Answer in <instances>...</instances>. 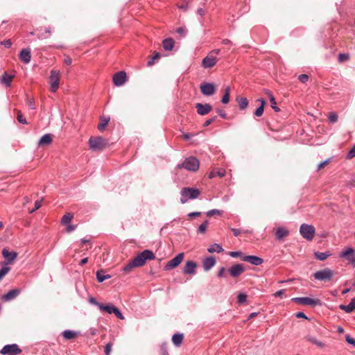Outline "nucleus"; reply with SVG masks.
<instances>
[{"label": "nucleus", "instance_id": "obj_1", "mask_svg": "<svg viewBox=\"0 0 355 355\" xmlns=\"http://www.w3.org/2000/svg\"><path fill=\"white\" fill-rule=\"evenodd\" d=\"M154 253L150 250H145L137 254L131 261L123 266V271L125 273L130 272L132 268L144 266L147 260L155 259Z\"/></svg>", "mask_w": 355, "mask_h": 355}, {"label": "nucleus", "instance_id": "obj_2", "mask_svg": "<svg viewBox=\"0 0 355 355\" xmlns=\"http://www.w3.org/2000/svg\"><path fill=\"white\" fill-rule=\"evenodd\" d=\"M200 191L198 189L191 187H184L180 192V202L182 204L186 203L189 200H194L200 196Z\"/></svg>", "mask_w": 355, "mask_h": 355}, {"label": "nucleus", "instance_id": "obj_3", "mask_svg": "<svg viewBox=\"0 0 355 355\" xmlns=\"http://www.w3.org/2000/svg\"><path fill=\"white\" fill-rule=\"evenodd\" d=\"M200 162L194 157H189L184 159L182 164L177 166L178 168H185L189 171H196L199 168Z\"/></svg>", "mask_w": 355, "mask_h": 355}, {"label": "nucleus", "instance_id": "obj_4", "mask_svg": "<svg viewBox=\"0 0 355 355\" xmlns=\"http://www.w3.org/2000/svg\"><path fill=\"white\" fill-rule=\"evenodd\" d=\"M89 147L92 151L103 150L107 146L106 141L102 137H91L88 141Z\"/></svg>", "mask_w": 355, "mask_h": 355}, {"label": "nucleus", "instance_id": "obj_5", "mask_svg": "<svg viewBox=\"0 0 355 355\" xmlns=\"http://www.w3.org/2000/svg\"><path fill=\"white\" fill-rule=\"evenodd\" d=\"M334 271L330 268H326L318 270L313 274L315 279L322 282H329L334 276Z\"/></svg>", "mask_w": 355, "mask_h": 355}, {"label": "nucleus", "instance_id": "obj_6", "mask_svg": "<svg viewBox=\"0 0 355 355\" xmlns=\"http://www.w3.org/2000/svg\"><path fill=\"white\" fill-rule=\"evenodd\" d=\"M21 349L17 344L6 345L0 350L3 355H18L21 353Z\"/></svg>", "mask_w": 355, "mask_h": 355}, {"label": "nucleus", "instance_id": "obj_7", "mask_svg": "<svg viewBox=\"0 0 355 355\" xmlns=\"http://www.w3.org/2000/svg\"><path fill=\"white\" fill-rule=\"evenodd\" d=\"M50 80V89L52 92H55L59 87L60 83V71L52 70L49 77Z\"/></svg>", "mask_w": 355, "mask_h": 355}, {"label": "nucleus", "instance_id": "obj_8", "mask_svg": "<svg viewBox=\"0 0 355 355\" xmlns=\"http://www.w3.org/2000/svg\"><path fill=\"white\" fill-rule=\"evenodd\" d=\"M184 258V253H179L164 266V270H170L180 264Z\"/></svg>", "mask_w": 355, "mask_h": 355}, {"label": "nucleus", "instance_id": "obj_9", "mask_svg": "<svg viewBox=\"0 0 355 355\" xmlns=\"http://www.w3.org/2000/svg\"><path fill=\"white\" fill-rule=\"evenodd\" d=\"M200 92L205 96H211L216 90L214 83H204L200 85Z\"/></svg>", "mask_w": 355, "mask_h": 355}, {"label": "nucleus", "instance_id": "obj_10", "mask_svg": "<svg viewBox=\"0 0 355 355\" xmlns=\"http://www.w3.org/2000/svg\"><path fill=\"white\" fill-rule=\"evenodd\" d=\"M127 80L126 73L123 71H119L113 76V83L115 86L120 87L125 84Z\"/></svg>", "mask_w": 355, "mask_h": 355}, {"label": "nucleus", "instance_id": "obj_11", "mask_svg": "<svg viewBox=\"0 0 355 355\" xmlns=\"http://www.w3.org/2000/svg\"><path fill=\"white\" fill-rule=\"evenodd\" d=\"M218 59L213 55L208 54L207 56L204 58L202 60V67L205 69L211 68L216 65Z\"/></svg>", "mask_w": 355, "mask_h": 355}, {"label": "nucleus", "instance_id": "obj_12", "mask_svg": "<svg viewBox=\"0 0 355 355\" xmlns=\"http://www.w3.org/2000/svg\"><path fill=\"white\" fill-rule=\"evenodd\" d=\"M241 260L250 263L254 266H260L263 263V259L255 255H247L241 257Z\"/></svg>", "mask_w": 355, "mask_h": 355}, {"label": "nucleus", "instance_id": "obj_13", "mask_svg": "<svg viewBox=\"0 0 355 355\" xmlns=\"http://www.w3.org/2000/svg\"><path fill=\"white\" fill-rule=\"evenodd\" d=\"M244 267L241 263L233 265L229 269V272L232 277H238L244 272Z\"/></svg>", "mask_w": 355, "mask_h": 355}, {"label": "nucleus", "instance_id": "obj_14", "mask_svg": "<svg viewBox=\"0 0 355 355\" xmlns=\"http://www.w3.org/2000/svg\"><path fill=\"white\" fill-rule=\"evenodd\" d=\"M196 108L198 114L203 116V115L208 114L212 110V106L208 103H206V104L197 103L196 105Z\"/></svg>", "mask_w": 355, "mask_h": 355}, {"label": "nucleus", "instance_id": "obj_15", "mask_svg": "<svg viewBox=\"0 0 355 355\" xmlns=\"http://www.w3.org/2000/svg\"><path fill=\"white\" fill-rule=\"evenodd\" d=\"M197 268V264L193 261H189L186 263L184 268L183 272L186 275H194L196 273V269Z\"/></svg>", "mask_w": 355, "mask_h": 355}, {"label": "nucleus", "instance_id": "obj_16", "mask_svg": "<svg viewBox=\"0 0 355 355\" xmlns=\"http://www.w3.org/2000/svg\"><path fill=\"white\" fill-rule=\"evenodd\" d=\"M19 59L25 64H28L31 60V54L30 49H22L19 55Z\"/></svg>", "mask_w": 355, "mask_h": 355}, {"label": "nucleus", "instance_id": "obj_17", "mask_svg": "<svg viewBox=\"0 0 355 355\" xmlns=\"http://www.w3.org/2000/svg\"><path fill=\"white\" fill-rule=\"evenodd\" d=\"M2 255L6 259L8 263H11L16 259L17 254L15 252H9L4 248L2 250Z\"/></svg>", "mask_w": 355, "mask_h": 355}, {"label": "nucleus", "instance_id": "obj_18", "mask_svg": "<svg viewBox=\"0 0 355 355\" xmlns=\"http://www.w3.org/2000/svg\"><path fill=\"white\" fill-rule=\"evenodd\" d=\"M216 264V259L214 257H207L203 261V269L205 271H209Z\"/></svg>", "mask_w": 355, "mask_h": 355}, {"label": "nucleus", "instance_id": "obj_19", "mask_svg": "<svg viewBox=\"0 0 355 355\" xmlns=\"http://www.w3.org/2000/svg\"><path fill=\"white\" fill-rule=\"evenodd\" d=\"M300 232L304 238L311 240V225L302 224L300 227Z\"/></svg>", "mask_w": 355, "mask_h": 355}, {"label": "nucleus", "instance_id": "obj_20", "mask_svg": "<svg viewBox=\"0 0 355 355\" xmlns=\"http://www.w3.org/2000/svg\"><path fill=\"white\" fill-rule=\"evenodd\" d=\"M20 291L19 289H12L9 291L6 294L3 296V299L5 301H10L15 299L19 294Z\"/></svg>", "mask_w": 355, "mask_h": 355}, {"label": "nucleus", "instance_id": "obj_21", "mask_svg": "<svg viewBox=\"0 0 355 355\" xmlns=\"http://www.w3.org/2000/svg\"><path fill=\"white\" fill-rule=\"evenodd\" d=\"M340 309L347 313H351L355 310V297L352 299L351 302L347 305L341 304Z\"/></svg>", "mask_w": 355, "mask_h": 355}, {"label": "nucleus", "instance_id": "obj_22", "mask_svg": "<svg viewBox=\"0 0 355 355\" xmlns=\"http://www.w3.org/2000/svg\"><path fill=\"white\" fill-rule=\"evenodd\" d=\"M79 334H80V333L78 331H74L69 330V329L64 330L62 333V336L66 340L73 339L76 337H77Z\"/></svg>", "mask_w": 355, "mask_h": 355}, {"label": "nucleus", "instance_id": "obj_23", "mask_svg": "<svg viewBox=\"0 0 355 355\" xmlns=\"http://www.w3.org/2000/svg\"><path fill=\"white\" fill-rule=\"evenodd\" d=\"M52 142V137L51 134H45L38 141V146L49 145Z\"/></svg>", "mask_w": 355, "mask_h": 355}, {"label": "nucleus", "instance_id": "obj_24", "mask_svg": "<svg viewBox=\"0 0 355 355\" xmlns=\"http://www.w3.org/2000/svg\"><path fill=\"white\" fill-rule=\"evenodd\" d=\"M13 78V76L5 72L1 78V83L6 87H10Z\"/></svg>", "mask_w": 355, "mask_h": 355}, {"label": "nucleus", "instance_id": "obj_25", "mask_svg": "<svg viewBox=\"0 0 355 355\" xmlns=\"http://www.w3.org/2000/svg\"><path fill=\"white\" fill-rule=\"evenodd\" d=\"M291 301L300 304L311 305V297H293Z\"/></svg>", "mask_w": 355, "mask_h": 355}, {"label": "nucleus", "instance_id": "obj_26", "mask_svg": "<svg viewBox=\"0 0 355 355\" xmlns=\"http://www.w3.org/2000/svg\"><path fill=\"white\" fill-rule=\"evenodd\" d=\"M163 48L166 51H171L174 47V41L172 38H167L162 42Z\"/></svg>", "mask_w": 355, "mask_h": 355}, {"label": "nucleus", "instance_id": "obj_27", "mask_svg": "<svg viewBox=\"0 0 355 355\" xmlns=\"http://www.w3.org/2000/svg\"><path fill=\"white\" fill-rule=\"evenodd\" d=\"M110 120V116H102L100 119V123L98 125V129L99 131H103L107 125L109 121Z\"/></svg>", "mask_w": 355, "mask_h": 355}, {"label": "nucleus", "instance_id": "obj_28", "mask_svg": "<svg viewBox=\"0 0 355 355\" xmlns=\"http://www.w3.org/2000/svg\"><path fill=\"white\" fill-rule=\"evenodd\" d=\"M288 231L284 227H278L276 230L275 235L278 240L282 239L284 236L288 235Z\"/></svg>", "mask_w": 355, "mask_h": 355}, {"label": "nucleus", "instance_id": "obj_29", "mask_svg": "<svg viewBox=\"0 0 355 355\" xmlns=\"http://www.w3.org/2000/svg\"><path fill=\"white\" fill-rule=\"evenodd\" d=\"M258 101L261 103V105H260V106H259V107H258L256 109V110H255V112H254V115H255L256 116L259 117V116H262V114H263V111H264V105H265V104H266V101H265L263 99H262V98H259V99H258Z\"/></svg>", "mask_w": 355, "mask_h": 355}, {"label": "nucleus", "instance_id": "obj_30", "mask_svg": "<svg viewBox=\"0 0 355 355\" xmlns=\"http://www.w3.org/2000/svg\"><path fill=\"white\" fill-rule=\"evenodd\" d=\"M354 253H355L354 250L352 248H349L346 250L343 251L340 253V257L345 258L347 260L349 261L351 259V257H353Z\"/></svg>", "mask_w": 355, "mask_h": 355}, {"label": "nucleus", "instance_id": "obj_31", "mask_svg": "<svg viewBox=\"0 0 355 355\" xmlns=\"http://www.w3.org/2000/svg\"><path fill=\"white\" fill-rule=\"evenodd\" d=\"M183 338L182 334H175L172 336V341L175 346H180L182 343Z\"/></svg>", "mask_w": 355, "mask_h": 355}, {"label": "nucleus", "instance_id": "obj_32", "mask_svg": "<svg viewBox=\"0 0 355 355\" xmlns=\"http://www.w3.org/2000/svg\"><path fill=\"white\" fill-rule=\"evenodd\" d=\"M207 250L209 253H214V252L220 253V252H223V248H222V246L220 245H219L218 243H214L208 248Z\"/></svg>", "mask_w": 355, "mask_h": 355}, {"label": "nucleus", "instance_id": "obj_33", "mask_svg": "<svg viewBox=\"0 0 355 355\" xmlns=\"http://www.w3.org/2000/svg\"><path fill=\"white\" fill-rule=\"evenodd\" d=\"M116 307L114 306L112 304H101V306H100V310L102 311H105L109 314H112L114 313V310H115Z\"/></svg>", "mask_w": 355, "mask_h": 355}, {"label": "nucleus", "instance_id": "obj_34", "mask_svg": "<svg viewBox=\"0 0 355 355\" xmlns=\"http://www.w3.org/2000/svg\"><path fill=\"white\" fill-rule=\"evenodd\" d=\"M73 218V214L68 212L62 216V218L61 219V223L62 225H67L70 223V222L71 221Z\"/></svg>", "mask_w": 355, "mask_h": 355}, {"label": "nucleus", "instance_id": "obj_35", "mask_svg": "<svg viewBox=\"0 0 355 355\" xmlns=\"http://www.w3.org/2000/svg\"><path fill=\"white\" fill-rule=\"evenodd\" d=\"M266 94L268 95L269 96V99H270V102L271 103V107L275 111V112H279V108L277 106V103H276V101H275V97L273 96V95L271 94V92H270L269 91H266Z\"/></svg>", "mask_w": 355, "mask_h": 355}, {"label": "nucleus", "instance_id": "obj_36", "mask_svg": "<svg viewBox=\"0 0 355 355\" xmlns=\"http://www.w3.org/2000/svg\"><path fill=\"white\" fill-rule=\"evenodd\" d=\"M111 277L109 275H105L103 270H98L96 272V279L98 282H103L107 279H110Z\"/></svg>", "mask_w": 355, "mask_h": 355}, {"label": "nucleus", "instance_id": "obj_37", "mask_svg": "<svg viewBox=\"0 0 355 355\" xmlns=\"http://www.w3.org/2000/svg\"><path fill=\"white\" fill-rule=\"evenodd\" d=\"M314 255L317 259H318L320 261H324L327 257H329L331 255V254L329 252H315Z\"/></svg>", "mask_w": 355, "mask_h": 355}, {"label": "nucleus", "instance_id": "obj_38", "mask_svg": "<svg viewBox=\"0 0 355 355\" xmlns=\"http://www.w3.org/2000/svg\"><path fill=\"white\" fill-rule=\"evenodd\" d=\"M240 110L245 109L248 105V101L246 98H240L237 100Z\"/></svg>", "mask_w": 355, "mask_h": 355}, {"label": "nucleus", "instance_id": "obj_39", "mask_svg": "<svg viewBox=\"0 0 355 355\" xmlns=\"http://www.w3.org/2000/svg\"><path fill=\"white\" fill-rule=\"evenodd\" d=\"M230 88L229 87H227L225 89V94L221 99V102L223 104L228 103V102L230 101Z\"/></svg>", "mask_w": 355, "mask_h": 355}, {"label": "nucleus", "instance_id": "obj_40", "mask_svg": "<svg viewBox=\"0 0 355 355\" xmlns=\"http://www.w3.org/2000/svg\"><path fill=\"white\" fill-rule=\"evenodd\" d=\"M209 221L205 220L198 227V232L204 234L206 232Z\"/></svg>", "mask_w": 355, "mask_h": 355}, {"label": "nucleus", "instance_id": "obj_41", "mask_svg": "<svg viewBox=\"0 0 355 355\" xmlns=\"http://www.w3.org/2000/svg\"><path fill=\"white\" fill-rule=\"evenodd\" d=\"M26 103L30 109L35 110L36 108L34 99L29 98L28 96H26Z\"/></svg>", "mask_w": 355, "mask_h": 355}, {"label": "nucleus", "instance_id": "obj_42", "mask_svg": "<svg viewBox=\"0 0 355 355\" xmlns=\"http://www.w3.org/2000/svg\"><path fill=\"white\" fill-rule=\"evenodd\" d=\"M349 54H347V53H340L338 55V62H343L349 60Z\"/></svg>", "mask_w": 355, "mask_h": 355}, {"label": "nucleus", "instance_id": "obj_43", "mask_svg": "<svg viewBox=\"0 0 355 355\" xmlns=\"http://www.w3.org/2000/svg\"><path fill=\"white\" fill-rule=\"evenodd\" d=\"M160 57V54L159 53H156L153 57L150 58V60L147 62V66L150 67L154 64L155 60L158 59Z\"/></svg>", "mask_w": 355, "mask_h": 355}, {"label": "nucleus", "instance_id": "obj_44", "mask_svg": "<svg viewBox=\"0 0 355 355\" xmlns=\"http://www.w3.org/2000/svg\"><path fill=\"white\" fill-rule=\"evenodd\" d=\"M176 33L180 35L182 37H185L187 35V31L184 27H178L176 29Z\"/></svg>", "mask_w": 355, "mask_h": 355}, {"label": "nucleus", "instance_id": "obj_45", "mask_svg": "<svg viewBox=\"0 0 355 355\" xmlns=\"http://www.w3.org/2000/svg\"><path fill=\"white\" fill-rule=\"evenodd\" d=\"M338 119V115L335 112H331L329 115V120L332 123L337 122Z\"/></svg>", "mask_w": 355, "mask_h": 355}, {"label": "nucleus", "instance_id": "obj_46", "mask_svg": "<svg viewBox=\"0 0 355 355\" xmlns=\"http://www.w3.org/2000/svg\"><path fill=\"white\" fill-rule=\"evenodd\" d=\"M247 300V295L244 293H239L237 297V300L239 304L244 303Z\"/></svg>", "mask_w": 355, "mask_h": 355}, {"label": "nucleus", "instance_id": "obj_47", "mask_svg": "<svg viewBox=\"0 0 355 355\" xmlns=\"http://www.w3.org/2000/svg\"><path fill=\"white\" fill-rule=\"evenodd\" d=\"M346 157L348 159H351L355 157V144L352 148V149L348 152Z\"/></svg>", "mask_w": 355, "mask_h": 355}, {"label": "nucleus", "instance_id": "obj_48", "mask_svg": "<svg viewBox=\"0 0 355 355\" xmlns=\"http://www.w3.org/2000/svg\"><path fill=\"white\" fill-rule=\"evenodd\" d=\"M9 270L8 267H3L0 269V280L8 273Z\"/></svg>", "mask_w": 355, "mask_h": 355}, {"label": "nucleus", "instance_id": "obj_49", "mask_svg": "<svg viewBox=\"0 0 355 355\" xmlns=\"http://www.w3.org/2000/svg\"><path fill=\"white\" fill-rule=\"evenodd\" d=\"M309 76L307 74H301L299 76L298 79L301 83H305L309 80Z\"/></svg>", "mask_w": 355, "mask_h": 355}, {"label": "nucleus", "instance_id": "obj_50", "mask_svg": "<svg viewBox=\"0 0 355 355\" xmlns=\"http://www.w3.org/2000/svg\"><path fill=\"white\" fill-rule=\"evenodd\" d=\"M17 121L22 124H27L26 119L23 116V115L19 112L17 114Z\"/></svg>", "mask_w": 355, "mask_h": 355}, {"label": "nucleus", "instance_id": "obj_51", "mask_svg": "<svg viewBox=\"0 0 355 355\" xmlns=\"http://www.w3.org/2000/svg\"><path fill=\"white\" fill-rule=\"evenodd\" d=\"M113 313L116 315V318H119L121 320H123L124 319V317H123L121 311L118 308L116 307V309H115V310H114Z\"/></svg>", "mask_w": 355, "mask_h": 355}, {"label": "nucleus", "instance_id": "obj_52", "mask_svg": "<svg viewBox=\"0 0 355 355\" xmlns=\"http://www.w3.org/2000/svg\"><path fill=\"white\" fill-rule=\"evenodd\" d=\"M221 212L222 211L220 210H219V209H211V210L208 211L206 213V214H207V216H211L214 214H221Z\"/></svg>", "mask_w": 355, "mask_h": 355}, {"label": "nucleus", "instance_id": "obj_53", "mask_svg": "<svg viewBox=\"0 0 355 355\" xmlns=\"http://www.w3.org/2000/svg\"><path fill=\"white\" fill-rule=\"evenodd\" d=\"M1 44L7 49H9L12 46V42L10 40H5L1 42Z\"/></svg>", "mask_w": 355, "mask_h": 355}, {"label": "nucleus", "instance_id": "obj_54", "mask_svg": "<svg viewBox=\"0 0 355 355\" xmlns=\"http://www.w3.org/2000/svg\"><path fill=\"white\" fill-rule=\"evenodd\" d=\"M89 302L92 304H94V305L98 306L99 309H100V306H101V304H102L101 303H99L98 302H97L96 300V299L92 297H89Z\"/></svg>", "mask_w": 355, "mask_h": 355}, {"label": "nucleus", "instance_id": "obj_55", "mask_svg": "<svg viewBox=\"0 0 355 355\" xmlns=\"http://www.w3.org/2000/svg\"><path fill=\"white\" fill-rule=\"evenodd\" d=\"M230 256L233 258H236L239 257H241L242 252L240 251H232L229 253Z\"/></svg>", "mask_w": 355, "mask_h": 355}, {"label": "nucleus", "instance_id": "obj_56", "mask_svg": "<svg viewBox=\"0 0 355 355\" xmlns=\"http://www.w3.org/2000/svg\"><path fill=\"white\" fill-rule=\"evenodd\" d=\"M41 207V202L39 200L35 201V207L31 211H30V213H33L37 209H40Z\"/></svg>", "mask_w": 355, "mask_h": 355}, {"label": "nucleus", "instance_id": "obj_57", "mask_svg": "<svg viewBox=\"0 0 355 355\" xmlns=\"http://www.w3.org/2000/svg\"><path fill=\"white\" fill-rule=\"evenodd\" d=\"M216 119V116H214V118H211V119H207V121H205V122L204 123V127H207L209 126L211 123H212L215 119Z\"/></svg>", "mask_w": 355, "mask_h": 355}, {"label": "nucleus", "instance_id": "obj_58", "mask_svg": "<svg viewBox=\"0 0 355 355\" xmlns=\"http://www.w3.org/2000/svg\"><path fill=\"white\" fill-rule=\"evenodd\" d=\"M111 348H112V345L110 343H107L105 345V353L106 355H110V352H111Z\"/></svg>", "mask_w": 355, "mask_h": 355}, {"label": "nucleus", "instance_id": "obj_59", "mask_svg": "<svg viewBox=\"0 0 355 355\" xmlns=\"http://www.w3.org/2000/svg\"><path fill=\"white\" fill-rule=\"evenodd\" d=\"M67 225V228H66V231L68 233L73 232L76 229V226L73 225L68 224Z\"/></svg>", "mask_w": 355, "mask_h": 355}, {"label": "nucleus", "instance_id": "obj_60", "mask_svg": "<svg viewBox=\"0 0 355 355\" xmlns=\"http://www.w3.org/2000/svg\"><path fill=\"white\" fill-rule=\"evenodd\" d=\"M346 341L348 343L355 346V340L353 338L350 337L349 335L346 336Z\"/></svg>", "mask_w": 355, "mask_h": 355}, {"label": "nucleus", "instance_id": "obj_61", "mask_svg": "<svg viewBox=\"0 0 355 355\" xmlns=\"http://www.w3.org/2000/svg\"><path fill=\"white\" fill-rule=\"evenodd\" d=\"M225 269L224 267L220 268L218 272V277H225Z\"/></svg>", "mask_w": 355, "mask_h": 355}, {"label": "nucleus", "instance_id": "obj_62", "mask_svg": "<svg viewBox=\"0 0 355 355\" xmlns=\"http://www.w3.org/2000/svg\"><path fill=\"white\" fill-rule=\"evenodd\" d=\"M217 112L219 114V116H220L222 118H223V119L227 118V114L224 110L218 109Z\"/></svg>", "mask_w": 355, "mask_h": 355}, {"label": "nucleus", "instance_id": "obj_63", "mask_svg": "<svg viewBox=\"0 0 355 355\" xmlns=\"http://www.w3.org/2000/svg\"><path fill=\"white\" fill-rule=\"evenodd\" d=\"M64 62L67 65H70L72 63V60H71V58L69 56L66 55L65 58H64Z\"/></svg>", "mask_w": 355, "mask_h": 355}, {"label": "nucleus", "instance_id": "obj_64", "mask_svg": "<svg viewBox=\"0 0 355 355\" xmlns=\"http://www.w3.org/2000/svg\"><path fill=\"white\" fill-rule=\"evenodd\" d=\"M329 162V160L324 161L321 163H320L318 166V170H320L321 168H324Z\"/></svg>", "mask_w": 355, "mask_h": 355}]
</instances>
